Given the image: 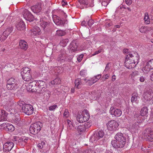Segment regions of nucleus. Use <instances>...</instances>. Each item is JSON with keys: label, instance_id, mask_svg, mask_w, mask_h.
<instances>
[{"label": "nucleus", "instance_id": "6ab92c4d", "mask_svg": "<svg viewBox=\"0 0 153 153\" xmlns=\"http://www.w3.org/2000/svg\"><path fill=\"white\" fill-rule=\"evenodd\" d=\"M19 43V46L20 48L24 50H27L28 48V45L25 41L23 40H20Z\"/></svg>", "mask_w": 153, "mask_h": 153}, {"label": "nucleus", "instance_id": "473e14b6", "mask_svg": "<svg viewBox=\"0 0 153 153\" xmlns=\"http://www.w3.org/2000/svg\"><path fill=\"white\" fill-rule=\"evenodd\" d=\"M144 19L145 23L146 24H149L150 22V19L149 18L148 13H145Z\"/></svg>", "mask_w": 153, "mask_h": 153}, {"label": "nucleus", "instance_id": "13d9d810", "mask_svg": "<svg viewBox=\"0 0 153 153\" xmlns=\"http://www.w3.org/2000/svg\"><path fill=\"white\" fill-rule=\"evenodd\" d=\"M102 51V50H99L98 51H96L94 53L92 54V56H94L97 54H98L99 53H100Z\"/></svg>", "mask_w": 153, "mask_h": 153}, {"label": "nucleus", "instance_id": "0e129e2a", "mask_svg": "<svg viewBox=\"0 0 153 153\" xmlns=\"http://www.w3.org/2000/svg\"><path fill=\"white\" fill-rule=\"evenodd\" d=\"M62 5L63 6L67 4L66 1H65V0H62Z\"/></svg>", "mask_w": 153, "mask_h": 153}, {"label": "nucleus", "instance_id": "9d476101", "mask_svg": "<svg viewBox=\"0 0 153 153\" xmlns=\"http://www.w3.org/2000/svg\"><path fill=\"white\" fill-rule=\"evenodd\" d=\"M144 137L151 141H153V131L150 128L146 129L144 132Z\"/></svg>", "mask_w": 153, "mask_h": 153}, {"label": "nucleus", "instance_id": "1a4fd4ad", "mask_svg": "<svg viewBox=\"0 0 153 153\" xmlns=\"http://www.w3.org/2000/svg\"><path fill=\"white\" fill-rule=\"evenodd\" d=\"M127 56H128L129 58L135 63L136 65L139 62V57L138 53L136 52H131Z\"/></svg>", "mask_w": 153, "mask_h": 153}, {"label": "nucleus", "instance_id": "a19ab883", "mask_svg": "<svg viewBox=\"0 0 153 153\" xmlns=\"http://www.w3.org/2000/svg\"><path fill=\"white\" fill-rule=\"evenodd\" d=\"M65 33L62 30H58L56 31V34L59 36H62L65 35Z\"/></svg>", "mask_w": 153, "mask_h": 153}, {"label": "nucleus", "instance_id": "dca6fc26", "mask_svg": "<svg viewBox=\"0 0 153 153\" xmlns=\"http://www.w3.org/2000/svg\"><path fill=\"white\" fill-rule=\"evenodd\" d=\"M25 13L23 14V16L24 18L26 20L29 22L33 21L34 19V17L33 15L27 10L25 11Z\"/></svg>", "mask_w": 153, "mask_h": 153}, {"label": "nucleus", "instance_id": "864d4df0", "mask_svg": "<svg viewBox=\"0 0 153 153\" xmlns=\"http://www.w3.org/2000/svg\"><path fill=\"white\" fill-rule=\"evenodd\" d=\"M94 21L92 19H89L88 22V25L89 26H91L94 23Z\"/></svg>", "mask_w": 153, "mask_h": 153}, {"label": "nucleus", "instance_id": "4468645a", "mask_svg": "<svg viewBox=\"0 0 153 153\" xmlns=\"http://www.w3.org/2000/svg\"><path fill=\"white\" fill-rule=\"evenodd\" d=\"M152 95L151 92L148 91L144 92L143 95L142 100L144 102H146L152 99Z\"/></svg>", "mask_w": 153, "mask_h": 153}, {"label": "nucleus", "instance_id": "4d7b16f0", "mask_svg": "<svg viewBox=\"0 0 153 153\" xmlns=\"http://www.w3.org/2000/svg\"><path fill=\"white\" fill-rule=\"evenodd\" d=\"M109 63H108V64H107V65L106 66L105 69L104 71V72L107 71H108L110 67L109 66Z\"/></svg>", "mask_w": 153, "mask_h": 153}, {"label": "nucleus", "instance_id": "774afa93", "mask_svg": "<svg viewBox=\"0 0 153 153\" xmlns=\"http://www.w3.org/2000/svg\"><path fill=\"white\" fill-rule=\"evenodd\" d=\"M150 79L152 81H153V72L150 76Z\"/></svg>", "mask_w": 153, "mask_h": 153}, {"label": "nucleus", "instance_id": "bf43d9fd", "mask_svg": "<svg viewBox=\"0 0 153 153\" xmlns=\"http://www.w3.org/2000/svg\"><path fill=\"white\" fill-rule=\"evenodd\" d=\"M125 2L126 4L128 5H130L132 2L131 0H125Z\"/></svg>", "mask_w": 153, "mask_h": 153}, {"label": "nucleus", "instance_id": "9b49d317", "mask_svg": "<svg viewBox=\"0 0 153 153\" xmlns=\"http://www.w3.org/2000/svg\"><path fill=\"white\" fill-rule=\"evenodd\" d=\"M56 59V62L58 63H63L66 59V54L65 51L64 50H62Z\"/></svg>", "mask_w": 153, "mask_h": 153}, {"label": "nucleus", "instance_id": "f8f14e48", "mask_svg": "<svg viewBox=\"0 0 153 153\" xmlns=\"http://www.w3.org/2000/svg\"><path fill=\"white\" fill-rule=\"evenodd\" d=\"M129 58L128 56H126L125 60V65L127 68L131 69L135 67L136 65Z\"/></svg>", "mask_w": 153, "mask_h": 153}, {"label": "nucleus", "instance_id": "a18cd8bd", "mask_svg": "<svg viewBox=\"0 0 153 153\" xmlns=\"http://www.w3.org/2000/svg\"><path fill=\"white\" fill-rule=\"evenodd\" d=\"M150 67V68L153 69V59L150 60L149 62L147 63Z\"/></svg>", "mask_w": 153, "mask_h": 153}, {"label": "nucleus", "instance_id": "c9c22d12", "mask_svg": "<svg viewBox=\"0 0 153 153\" xmlns=\"http://www.w3.org/2000/svg\"><path fill=\"white\" fill-rule=\"evenodd\" d=\"M76 130L78 132H83L85 131V126L83 125H80L76 127Z\"/></svg>", "mask_w": 153, "mask_h": 153}, {"label": "nucleus", "instance_id": "338daca9", "mask_svg": "<svg viewBox=\"0 0 153 153\" xmlns=\"http://www.w3.org/2000/svg\"><path fill=\"white\" fill-rule=\"evenodd\" d=\"M95 76L97 78V79L98 80L101 78V74H98Z\"/></svg>", "mask_w": 153, "mask_h": 153}, {"label": "nucleus", "instance_id": "5fc2aeb1", "mask_svg": "<svg viewBox=\"0 0 153 153\" xmlns=\"http://www.w3.org/2000/svg\"><path fill=\"white\" fill-rule=\"evenodd\" d=\"M139 74V72L138 71H135L133 72L131 74L132 76H134L138 75Z\"/></svg>", "mask_w": 153, "mask_h": 153}, {"label": "nucleus", "instance_id": "b1692460", "mask_svg": "<svg viewBox=\"0 0 153 153\" xmlns=\"http://www.w3.org/2000/svg\"><path fill=\"white\" fill-rule=\"evenodd\" d=\"M22 76L23 79L26 81H30L32 79L31 73L23 75Z\"/></svg>", "mask_w": 153, "mask_h": 153}, {"label": "nucleus", "instance_id": "c85d7f7f", "mask_svg": "<svg viewBox=\"0 0 153 153\" xmlns=\"http://www.w3.org/2000/svg\"><path fill=\"white\" fill-rule=\"evenodd\" d=\"M40 26L42 28V30H44L45 28L47 26L48 23L46 22L43 21L42 19H40Z\"/></svg>", "mask_w": 153, "mask_h": 153}, {"label": "nucleus", "instance_id": "6e6d98bb", "mask_svg": "<svg viewBox=\"0 0 153 153\" xmlns=\"http://www.w3.org/2000/svg\"><path fill=\"white\" fill-rule=\"evenodd\" d=\"M80 74L82 76H85L86 75V71L85 70L81 71L80 72Z\"/></svg>", "mask_w": 153, "mask_h": 153}, {"label": "nucleus", "instance_id": "8fccbe9b", "mask_svg": "<svg viewBox=\"0 0 153 153\" xmlns=\"http://www.w3.org/2000/svg\"><path fill=\"white\" fill-rule=\"evenodd\" d=\"M83 57V54H81V55H79V56H78V57H77V60L79 62H80L82 59Z\"/></svg>", "mask_w": 153, "mask_h": 153}, {"label": "nucleus", "instance_id": "69168bd1", "mask_svg": "<svg viewBox=\"0 0 153 153\" xmlns=\"http://www.w3.org/2000/svg\"><path fill=\"white\" fill-rule=\"evenodd\" d=\"M72 58V57H70V58H68V57H66V59L65 60V61H66L69 62H71V60Z\"/></svg>", "mask_w": 153, "mask_h": 153}, {"label": "nucleus", "instance_id": "20e7f679", "mask_svg": "<svg viewBox=\"0 0 153 153\" xmlns=\"http://www.w3.org/2000/svg\"><path fill=\"white\" fill-rule=\"evenodd\" d=\"M90 117L88 111L86 110L84 111L81 114H78L76 117V120L79 123H83L87 121Z\"/></svg>", "mask_w": 153, "mask_h": 153}, {"label": "nucleus", "instance_id": "f3484780", "mask_svg": "<svg viewBox=\"0 0 153 153\" xmlns=\"http://www.w3.org/2000/svg\"><path fill=\"white\" fill-rule=\"evenodd\" d=\"M53 19L55 24L57 25H63L64 22L60 19V18L56 15L53 17Z\"/></svg>", "mask_w": 153, "mask_h": 153}, {"label": "nucleus", "instance_id": "0eeeda50", "mask_svg": "<svg viewBox=\"0 0 153 153\" xmlns=\"http://www.w3.org/2000/svg\"><path fill=\"white\" fill-rule=\"evenodd\" d=\"M104 133L103 131H100L98 132H96L90 138V141L93 142L97 141L100 138H102L104 136Z\"/></svg>", "mask_w": 153, "mask_h": 153}, {"label": "nucleus", "instance_id": "3c124183", "mask_svg": "<svg viewBox=\"0 0 153 153\" xmlns=\"http://www.w3.org/2000/svg\"><path fill=\"white\" fill-rule=\"evenodd\" d=\"M69 113L68 111V109H65V111L63 115L64 116L67 117H68L69 116Z\"/></svg>", "mask_w": 153, "mask_h": 153}, {"label": "nucleus", "instance_id": "f257e3e1", "mask_svg": "<svg viewBox=\"0 0 153 153\" xmlns=\"http://www.w3.org/2000/svg\"><path fill=\"white\" fill-rule=\"evenodd\" d=\"M114 138L115 139L112 140L111 141V144L114 148H122L124 146L126 139L122 133H117L115 136Z\"/></svg>", "mask_w": 153, "mask_h": 153}, {"label": "nucleus", "instance_id": "4be33fe9", "mask_svg": "<svg viewBox=\"0 0 153 153\" xmlns=\"http://www.w3.org/2000/svg\"><path fill=\"white\" fill-rule=\"evenodd\" d=\"M78 45L75 41L72 42L70 44L69 48L71 52H74L76 51Z\"/></svg>", "mask_w": 153, "mask_h": 153}, {"label": "nucleus", "instance_id": "ddd939ff", "mask_svg": "<svg viewBox=\"0 0 153 153\" xmlns=\"http://www.w3.org/2000/svg\"><path fill=\"white\" fill-rule=\"evenodd\" d=\"M111 114L112 115H114L115 117H120L122 114V111L119 109L113 107L110 108Z\"/></svg>", "mask_w": 153, "mask_h": 153}, {"label": "nucleus", "instance_id": "393cba45", "mask_svg": "<svg viewBox=\"0 0 153 153\" xmlns=\"http://www.w3.org/2000/svg\"><path fill=\"white\" fill-rule=\"evenodd\" d=\"M12 119L11 120L12 122L15 123L18 126H19L20 123V118L19 116L17 117L16 116L13 117Z\"/></svg>", "mask_w": 153, "mask_h": 153}, {"label": "nucleus", "instance_id": "5701e85b", "mask_svg": "<svg viewBox=\"0 0 153 153\" xmlns=\"http://www.w3.org/2000/svg\"><path fill=\"white\" fill-rule=\"evenodd\" d=\"M3 125L5 126V128H6L9 130L13 131L15 129L14 126L11 124L8 123H3Z\"/></svg>", "mask_w": 153, "mask_h": 153}, {"label": "nucleus", "instance_id": "39448f33", "mask_svg": "<svg viewBox=\"0 0 153 153\" xmlns=\"http://www.w3.org/2000/svg\"><path fill=\"white\" fill-rule=\"evenodd\" d=\"M107 129L109 131H115L117 129L119 126L118 123L115 120L109 121L106 124Z\"/></svg>", "mask_w": 153, "mask_h": 153}, {"label": "nucleus", "instance_id": "37998d69", "mask_svg": "<svg viewBox=\"0 0 153 153\" xmlns=\"http://www.w3.org/2000/svg\"><path fill=\"white\" fill-rule=\"evenodd\" d=\"M67 123L68 125V127L69 129H71L73 127L72 122L69 120H68Z\"/></svg>", "mask_w": 153, "mask_h": 153}, {"label": "nucleus", "instance_id": "de8ad7c7", "mask_svg": "<svg viewBox=\"0 0 153 153\" xmlns=\"http://www.w3.org/2000/svg\"><path fill=\"white\" fill-rule=\"evenodd\" d=\"M85 128H90L91 126V123L89 122L86 123L85 125Z\"/></svg>", "mask_w": 153, "mask_h": 153}, {"label": "nucleus", "instance_id": "bb28decb", "mask_svg": "<svg viewBox=\"0 0 153 153\" xmlns=\"http://www.w3.org/2000/svg\"><path fill=\"white\" fill-rule=\"evenodd\" d=\"M32 35L34 37H37L38 35V27L37 26L34 27L32 30Z\"/></svg>", "mask_w": 153, "mask_h": 153}, {"label": "nucleus", "instance_id": "79ce46f5", "mask_svg": "<svg viewBox=\"0 0 153 153\" xmlns=\"http://www.w3.org/2000/svg\"><path fill=\"white\" fill-rule=\"evenodd\" d=\"M88 0H79V1L80 4L84 5L85 7H86V5H88Z\"/></svg>", "mask_w": 153, "mask_h": 153}, {"label": "nucleus", "instance_id": "49530a36", "mask_svg": "<svg viewBox=\"0 0 153 153\" xmlns=\"http://www.w3.org/2000/svg\"><path fill=\"white\" fill-rule=\"evenodd\" d=\"M58 108L57 106L56 105H51L49 107V110L50 111H54L55 110L56 108Z\"/></svg>", "mask_w": 153, "mask_h": 153}, {"label": "nucleus", "instance_id": "7c9ffc66", "mask_svg": "<svg viewBox=\"0 0 153 153\" xmlns=\"http://www.w3.org/2000/svg\"><path fill=\"white\" fill-rule=\"evenodd\" d=\"M10 114L12 116H16L17 117L19 115L18 114V111L15 109H11L10 110Z\"/></svg>", "mask_w": 153, "mask_h": 153}, {"label": "nucleus", "instance_id": "f704fd0d", "mask_svg": "<svg viewBox=\"0 0 153 153\" xmlns=\"http://www.w3.org/2000/svg\"><path fill=\"white\" fill-rule=\"evenodd\" d=\"M68 42V39H63L60 41V45L63 47H65L66 46Z\"/></svg>", "mask_w": 153, "mask_h": 153}, {"label": "nucleus", "instance_id": "09e8293b", "mask_svg": "<svg viewBox=\"0 0 153 153\" xmlns=\"http://www.w3.org/2000/svg\"><path fill=\"white\" fill-rule=\"evenodd\" d=\"M91 80H92V83L91 84H94L95 82H96L98 80L97 79V78L95 76H94L91 79Z\"/></svg>", "mask_w": 153, "mask_h": 153}, {"label": "nucleus", "instance_id": "f03ea898", "mask_svg": "<svg viewBox=\"0 0 153 153\" xmlns=\"http://www.w3.org/2000/svg\"><path fill=\"white\" fill-rule=\"evenodd\" d=\"M19 106L22 108L23 112L27 115L32 114L33 112V108L30 104H26L24 102H21L19 104Z\"/></svg>", "mask_w": 153, "mask_h": 153}, {"label": "nucleus", "instance_id": "2f4dec72", "mask_svg": "<svg viewBox=\"0 0 153 153\" xmlns=\"http://www.w3.org/2000/svg\"><path fill=\"white\" fill-rule=\"evenodd\" d=\"M138 94L136 92H134L132 95V97L131 98V102H136L137 99Z\"/></svg>", "mask_w": 153, "mask_h": 153}, {"label": "nucleus", "instance_id": "58836bf2", "mask_svg": "<svg viewBox=\"0 0 153 153\" xmlns=\"http://www.w3.org/2000/svg\"><path fill=\"white\" fill-rule=\"evenodd\" d=\"M28 138L27 137H21L19 140V142L27 143V142Z\"/></svg>", "mask_w": 153, "mask_h": 153}, {"label": "nucleus", "instance_id": "603ef678", "mask_svg": "<svg viewBox=\"0 0 153 153\" xmlns=\"http://www.w3.org/2000/svg\"><path fill=\"white\" fill-rule=\"evenodd\" d=\"M45 144V143L42 141L41 143H39V149H42L43 147V146Z\"/></svg>", "mask_w": 153, "mask_h": 153}, {"label": "nucleus", "instance_id": "e2e57ef3", "mask_svg": "<svg viewBox=\"0 0 153 153\" xmlns=\"http://www.w3.org/2000/svg\"><path fill=\"white\" fill-rule=\"evenodd\" d=\"M116 76L115 75H113L112 76V79H111L112 81L113 82L115 81L116 79Z\"/></svg>", "mask_w": 153, "mask_h": 153}, {"label": "nucleus", "instance_id": "e433bc0d", "mask_svg": "<svg viewBox=\"0 0 153 153\" xmlns=\"http://www.w3.org/2000/svg\"><path fill=\"white\" fill-rule=\"evenodd\" d=\"M61 83V80L59 78H57L51 82L52 85L58 84Z\"/></svg>", "mask_w": 153, "mask_h": 153}, {"label": "nucleus", "instance_id": "c756f323", "mask_svg": "<svg viewBox=\"0 0 153 153\" xmlns=\"http://www.w3.org/2000/svg\"><path fill=\"white\" fill-rule=\"evenodd\" d=\"M81 79L80 78H77L75 81V87L79 89L80 88V86L81 85Z\"/></svg>", "mask_w": 153, "mask_h": 153}, {"label": "nucleus", "instance_id": "6e6552de", "mask_svg": "<svg viewBox=\"0 0 153 153\" xmlns=\"http://www.w3.org/2000/svg\"><path fill=\"white\" fill-rule=\"evenodd\" d=\"M36 81L30 82L29 83H26L25 85L26 89L27 91L33 90V91H37L38 89V85H36Z\"/></svg>", "mask_w": 153, "mask_h": 153}, {"label": "nucleus", "instance_id": "052dcab7", "mask_svg": "<svg viewBox=\"0 0 153 153\" xmlns=\"http://www.w3.org/2000/svg\"><path fill=\"white\" fill-rule=\"evenodd\" d=\"M145 79L144 77L143 76H141L140 78V81L142 82H144L145 81Z\"/></svg>", "mask_w": 153, "mask_h": 153}, {"label": "nucleus", "instance_id": "aec40b11", "mask_svg": "<svg viewBox=\"0 0 153 153\" xmlns=\"http://www.w3.org/2000/svg\"><path fill=\"white\" fill-rule=\"evenodd\" d=\"M16 27L18 30H24L25 28V25L24 22L21 20L18 22L16 25Z\"/></svg>", "mask_w": 153, "mask_h": 153}, {"label": "nucleus", "instance_id": "4c0bfd02", "mask_svg": "<svg viewBox=\"0 0 153 153\" xmlns=\"http://www.w3.org/2000/svg\"><path fill=\"white\" fill-rule=\"evenodd\" d=\"M31 9L34 13H37L38 12V7L37 5L33 6L31 7Z\"/></svg>", "mask_w": 153, "mask_h": 153}, {"label": "nucleus", "instance_id": "2eb2a0df", "mask_svg": "<svg viewBox=\"0 0 153 153\" xmlns=\"http://www.w3.org/2000/svg\"><path fill=\"white\" fill-rule=\"evenodd\" d=\"M29 131L31 133L33 134H36L38 133V127L37 123L32 124L29 128Z\"/></svg>", "mask_w": 153, "mask_h": 153}, {"label": "nucleus", "instance_id": "7ed1b4c3", "mask_svg": "<svg viewBox=\"0 0 153 153\" xmlns=\"http://www.w3.org/2000/svg\"><path fill=\"white\" fill-rule=\"evenodd\" d=\"M18 82L13 78H11L7 81L6 87L8 90H15L19 87Z\"/></svg>", "mask_w": 153, "mask_h": 153}, {"label": "nucleus", "instance_id": "72a5a7b5", "mask_svg": "<svg viewBox=\"0 0 153 153\" xmlns=\"http://www.w3.org/2000/svg\"><path fill=\"white\" fill-rule=\"evenodd\" d=\"M149 67L150 66L146 63L145 66L143 68L142 71L145 73H147L151 69H152L151 68H150V67Z\"/></svg>", "mask_w": 153, "mask_h": 153}, {"label": "nucleus", "instance_id": "680f3d73", "mask_svg": "<svg viewBox=\"0 0 153 153\" xmlns=\"http://www.w3.org/2000/svg\"><path fill=\"white\" fill-rule=\"evenodd\" d=\"M8 103H7V105L8 106H10L12 105H13V102H11L10 101H9L8 102Z\"/></svg>", "mask_w": 153, "mask_h": 153}, {"label": "nucleus", "instance_id": "cd10ccee", "mask_svg": "<svg viewBox=\"0 0 153 153\" xmlns=\"http://www.w3.org/2000/svg\"><path fill=\"white\" fill-rule=\"evenodd\" d=\"M148 109L146 107H143L141 110L140 115L141 116H143L146 115L148 113Z\"/></svg>", "mask_w": 153, "mask_h": 153}, {"label": "nucleus", "instance_id": "ea45409f", "mask_svg": "<svg viewBox=\"0 0 153 153\" xmlns=\"http://www.w3.org/2000/svg\"><path fill=\"white\" fill-rule=\"evenodd\" d=\"M139 30L141 33H143L147 32L148 30H149L147 29L146 27H142L140 28Z\"/></svg>", "mask_w": 153, "mask_h": 153}, {"label": "nucleus", "instance_id": "412c9836", "mask_svg": "<svg viewBox=\"0 0 153 153\" xmlns=\"http://www.w3.org/2000/svg\"><path fill=\"white\" fill-rule=\"evenodd\" d=\"M7 113L4 110L0 111V121L7 120Z\"/></svg>", "mask_w": 153, "mask_h": 153}, {"label": "nucleus", "instance_id": "423d86ee", "mask_svg": "<svg viewBox=\"0 0 153 153\" xmlns=\"http://www.w3.org/2000/svg\"><path fill=\"white\" fill-rule=\"evenodd\" d=\"M12 27H9L5 30L3 33L0 34V42L4 41L13 30Z\"/></svg>", "mask_w": 153, "mask_h": 153}, {"label": "nucleus", "instance_id": "a211bd4d", "mask_svg": "<svg viewBox=\"0 0 153 153\" xmlns=\"http://www.w3.org/2000/svg\"><path fill=\"white\" fill-rule=\"evenodd\" d=\"M14 144L12 142H7L3 146L4 149L6 151H10L14 146Z\"/></svg>", "mask_w": 153, "mask_h": 153}, {"label": "nucleus", "instance_id": "c03bdc74", "mask_svg": "<svg viewBox=\"0 0 153 153\" xmlns=\"http://www.w3.org/2000/svg\"><path fill=\"white\" fill-rule=\"evenodd\" d=\"M110 1L107 0V1H101V4L102 6L105 7L109 3Z\"/></svg>", "mask_w": 153, "mask_h": 153}, {"label": "nucleus", "instance_id": "a878e982", "mask_svg": "<svg viewBox=\"0 0 153 153\" xmlns=\"http://www.w3.org/2000/svg\"><path fill=\"white\" fill-rule=\"evenodd\" d=\"M30 72L31 69L30 68L27 67H24L21 69V75L22 76L27 74L30 73Z\"/></svg>", "mask_w": 153, "mask_h": 153}]
</instances>
